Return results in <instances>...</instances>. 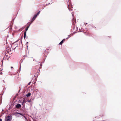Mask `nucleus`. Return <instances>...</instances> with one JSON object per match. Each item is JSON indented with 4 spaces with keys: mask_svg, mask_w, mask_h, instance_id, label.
<instances>
[{
    "mask_svg": "<svg viewBox=\"0 0 121 121\" xmlns=\"http://www.w3.org/2000/svg\"><path fill=\"white\" fill-rule=\"evenodd\" d=\"M12 119V116H9L5 118V121H11Z\"/></svg>",
    "mask_w": 121,
    "mask_h": 121,
    "instance_id": "nucleus-1",
    "label": "nucleus"
},
{
    "mask_svg": "<svg viewBox=\"0 0 121 121\" xmlns=\"http://www.w3.org/2000/svg\"><path fill=\"white\" fill-rule=\"evenodd\" d=\"M21 107V105L19 104H18L16 105V107L17 108H18Z\"/></svg>",
    "mask_w": 121,
    "mask_h": 121,
    "instance_id": "nucleus-2",
    "label": "nucleus"
},
{
    "mask_svg": "<svg viewBox=\"0 0 121 121\" xmlns=\"http://www.w3.org/2000/svg\"><path fill=\"white\" fill-rule=\"evenodd\" d=\"M14 114H17H17H19V115H21V116H23V115L21 113H19L18 112H15V113Z\"/></svg>",
    "mask_w": 121,
    "mask_h": 121,
    "instance_id": "nucleus-3",
    "label": "nucleus"
},
{
    "mask_svg": "<svg viewBox=\"0 0 121 121\" xmlns=\"http://www.w3.org/2000/svg\"><path fill=\"white\" fill-rule=\"evenodd\" d=\"M30 95H31L30 93H29L27 94L26 95V96L27 97H29Z\"/></svg>",
    "mask_w": 121,
    "mask_h": 121,
    "instance_id": "nucleus-4",
    "label": "nucleus"
},
{
    "mask_svg": "<svg viewBox=\"0 0 121 121\" xmlns=\"http://www.w3.org/2000/svg\"><path fill=\"white\" fill-rule=\"evenodd\" d=\"M36 17H35V15L33 17L32 20L33 21L35 20Z\"/></svg>",
    "mask_w": 121,
    "mask_h": 121,
    "instance_id": "nucleus-5",
    "label": "nucleus"
},
{
    "mask_svg": "<svg viewBox=\"0 0 121 121\" xmlns=\"http://www.w3.org/2000/svg\"><path fill=\"white\" fill-rule=\"evenodd\" d=\"M36 17H35V15L33 17L32 20L33 21L35 20Z\"/></svg>",
    "mask_w": 121,
    "mask_h": 121,
    "instance_id": "nucleus-6",
    "label": "nucleus"
},
{
    "mask_svg": "<svg viewBox=\"0 0 121 121\" xmlns=\"http://www.w3.org/2000/svg\"><path fill=\"white\" fill-rule=\"evenodd\" d=\"M36 17H35V15L33 17L32 20L33 21L35 20Z\"/></svg>",
    "mask_w": 121,
    "mask_h": 121,
    "instance_id": "nucleus-7",
    "label": "nucleus"
},
{
    "mask_svg": "<svg viewBox=\"0 0 121 121\" xmlns=\"http://www.w3.org/2000/svg\"><path fill=\"white\" fill-rule=\"evenodd\" d=\"M26 31H25V32H24V38H25L26 37Z\"/></svg>",
    "mask_w": 121,
    "mask_h": 121,
    "instance_id": "nucleus-8",
    "label": "nucleus"
},
{
    "mask_svg": "<svg viewBox=\"0 0 121 121\" xmlns=\"http://www.w3.org/2000/svg\"><path fill=\"white\" fill-rule=\"evenodd\" d=\"M40 13V11H39V12H38L35 15V17H36Z\"/></svg>",
    "mask_w": 121,
    "mask_h": 121,
    "instance_id": "nucleus-9",
    "label": "nucleus"
},
{
    "mask_svg": "<svg viewBox=\"0 0 121 121\" xmlns=\"http://www.w3.org/2000/svg\"><path fill=\"white\" fill-rule=\"evenodd\" d=\"M63 40L60 42V43H59V44L60 45L61 44L63 43Z\"/></svg>",
    "mask_w": 121,
    "mask_h": 121,
    "instance_id": "nucleus-10",
    "label": "nucleus"
},
{
    "mask_svg": "<svg viewBox=\"0 0 121 121\" xmlns=\"http://www.w3.org/2000/svg\"><path fill=\"white\" fill-rule=\"evenodd\" d=\"M25 102V101L24 100H23V102L22 103V105H23L24 103Z\"/></svg>",
    "mask_w": 121,
    "mask_h": 121,
    "instance_id": "nucleus-11",
    "label": "nucleus"
},
{
    "mask_svg": "<svg viewBox=\"0 0 121 121\" xmlns=\"http://www.w3.org/2000/svg\"><path fill=\"white\" fill-rule=\"evenodd\" d=\"M29 26H28L26 29V31L28 30L29 28Z\"/></svg>",
    "mask_w": 121,
    "mask_h": 121,
    "instance_id": "nucleus-12",
    "label": "nucleus"
},
{
    "mask_svg": "<svg viewBox=\"0 0 121 121\" xmlns=\"http://www.w3.org/2000/svg\"><path fill=\"white\" fill-rule=\"evenodd\" d=\"M20 115H19V114H17V115H16V116L17 117H20Z\"/></svg>",
    "mask_w": 121,
    "mask_h": 121,
    "instance_id": "nucleus-13",
    "label": "nucleus"
},
{
    "mask_svg": "<svg viewBox=\"0 0 121 121\" xmlns=\"http://www.w3.org/2000/svg\"><path fill=\"white\" fill-rule=\"evenodd\" d=\"M31 100H27V101L28 102H31Z\"/></svg>",
    "mask_w": 121,
    "mask_h": 121,
    "instance_id": "nucleus-14",
    "label": "nucleus"
},
{
    "mask_svg": "<svg viewBox=\"0 0 121 121\" xmlns=\"http://www.w3.org/2000/svg\"><path fill=\"white\" fill-rule=\"evenodd\" d=\"M31 83V82H29L28 84V85H30V84Z\"/></svg>",
    "mask_w": 121,
    "mask_h": 121,
    "instance_id": "nucleus-15",
    "label": "nucleus"
},
{
    "mask_svg": "<svg viewBox=\"0 0 121 121\" xmlns=\"http://www.w3.org/2000/svg\"><path fill=\"white\" fill-rule=\"evenodd\" d=\"M0 121H2V119H0Z\"/></svg>",
    "mask_w": 121,
    "mask_h": 121,
    "instance_id": "nucleus-16",
    "label": "nucleus"
},
{
    "mask_svg": "<svg viewBox=\"0 0 121 121\" xmlns=\"http://www.w3.org/2000/svg\"><path fill=\"white\" fill-rule=\"evenodd\" d=\"M11 67V68H13V67Z\"/></svg>",
    "mask_w": 121,
    "mask_h": 121,
    "instance_id": "nucleus-17",
    "label": "nucleus"
}]
</instances>
